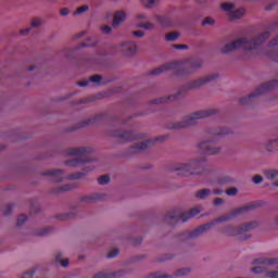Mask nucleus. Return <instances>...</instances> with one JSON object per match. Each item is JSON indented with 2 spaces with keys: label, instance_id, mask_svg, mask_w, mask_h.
Masks as SVG:
<instances>
[{
  "label": "nucleus",
  "instance_id": "f257e3e1",
  "mask_svg": "<svg viewBox=\"0 0 278 278\" xmlns=\"http://www.w3.org/2000/svg\"><path fill=\"white\" fill-rule=\"evenodd\" d=\"M203 66V61L199 59H187L182 62H169L156 67L150 72V75H162L166 71H174V75L184 77L186 75H192L197 68Z\"/></svg>",
  "mask_w": 278,
  "mask_h": 278
},
{
  "label": "nucleus",
  "instance_id": "f03ea898",
  "mask_svg": "<svg viewBox=\"0 0 278 278\" xmlns=\"http://www.w3.org/2000/svg\"><path fill=\"white\" fill-rule=\"evenodd\" d=\"M262 205V202H251L249 204H245L243 206L238 207L237 210L232 211L231 213L224 214L217 218H215L213 222L203 224L202 226H199L198 228L186 232V238H199L201 233H205V231H210L214 225L217 223H227V220H233L237 216H240V214L244 212H249V210H255V207H260Z\"/></svg>",
  "mask_w": 278,
  "mask_h": 278
},
{
  "label": "nucleus",
  "instance_id": "7ed1b4c3",
  "mask_svg": "<svg viewBox=\"0 0 278 278\" xmlns=\"http://www.w3.org/2000/svg\"><path fill=\"white\" fill-rule=\"evenodd\" d=\"M170 170L179 172L178 175L190 177V175H203L205 173V159L190 161L189 163H176Z\"/></svg>",
  "mask_w": 278,
  "mask_h": 278
},
{
  "label": "nucleus",
  "instance_id": "20e7f679",
  "mask_svg": "<svg viewBox=\"0 0 278 278\" xmlns=\"http://www.w3.org/2000/svg\"><path fill=\"white\" fill-rule=\"evenodd\" d=\"M227 134H229V129L227 128H219L215 131H210L208 137H211L212 140L202 141L199 146L202 153H204V155H216L220 153V148L216 147V140H220V138L227 136Z\"/></svg>",
  "mask_w": 278,
  "mask_h": 278
},
{
  "label": "nucleus",
  "instance_id": "39448f33",
  "mask_svg": "<svg viewBox=\"0 0 278 278\" xmlns=\"http://www.w3.org/2000/svg\"><path fill=\"white\" fill-rule=\"evenodd\" d=\"M92 148H70L67 149V155H73L74 160L66 161V166H79V164H86V162H92L90 154L92 153Z\"/></svg>",
  "mask_w": 278,
  "mask_h": 278
},
{
  "label": "nucleus",
  "instance_id": "423d86ee",
  "mask_svg": "<svg viewBox=\"0 0 278 278\" xmlns=\"http://www.w3.org/2000/svg\"><path fill=\"white\" fill-rule=\"evenodd\" d=\"M214 114H216V110L197 111L186 116L182 122L173 124L170 129H184V127L197 125V121H201V118H207L208 116H214Z\"/></svg>",
  "mask_w": 278,
  "mask_h": 278
},
{
  "label": "nucleus",
  "instance_id": "0eeeda50",
  "mask_svg": "<svg viewBox=\"0 0 278 278\" xmlns=\"http://www.w3.org/2000/svg\"><path fill=\"white\" fill-rule=\"evenodd\" d=\"M275 88H278V80L267 81L258 87L254 92L250 93L248 97L241 98L239 103L240 105H247L251 103L255 97H262V94H265V92H270V90H275Z\"/></svg>",
  "mask_w": 278,
  "mask_h": 278
},
{
  "label": "nucleus",
  "instance_id": "6e6552de",
  "mask_svg": "<svg viewBox=\"0 0 278 278\" xmlns=\"http://www.w3.org/2000/svg\"><path fill=\"white\" fill-rule=\"evenodd\" d=\"M198 214H201L200 206H195L180 215L175 214V212H170L165 216V220H167V223L170 225H174V223H188L190 218H194V216H198Z\"/></svg>",
  "mask_w": 278,
  "mask_h": 278
},
{
  "label": "nucleus",
  "instance_id": "1a4fd4ad",
  "mask_svg": "<svg viewBox=\"0 0 278 278\" xmlns=\"http://www.w3.org/2000/svg\"><path fill=\"white\" fill-rule=\"evenodd\" d=\"M43 177H52V181L54 184H60L63 180L66 179V174L62 169H49L48 172H45ZM81 177H86L85 173H74L67 176V179H81Z\"/></svg>",
  "mask_w": 278,
  "mask_h": 278
},
{
  "label": "nucleus",
  "instance_id": "9d476101",
  "mask_svg": "<svg viewBox=\"0 0 278 278\" xmlns=\"http://www.w3.org/2000/svg\"><path fill=\"white\" fill-rule=\"evenodd\" d=\"M252 264H257L251 269L254 275H264L268 273V268L266 266H275L278 264V258L270 257H258L252 262Z\"/></svg>",
  "mask_w": 278,
  "mask_h": 278
},
{
  "label": "nucleus",
  "instance_id": "9b49d317",
  "mask_svg": "<svg viewBox=\"0 0 278 278\" xmlns=\"http://www.w3.org/2000/svg\"><path fill=\"white\" fill-rule=\"evenodd\" d=\"M257 227L256 222L248 223L239 228H236L231 225L224 227L220 230V233H225V236H242L243 233H247V231H251V229H255Z\"/></svg>",
  "mask_w": 278,
  "mask_h": 278
},
{
  "label": "nucleus",
  "instance_id": "f8f14e48",
  "mask_svg": "<svg viewBox=\"0 0 278 278\" xmlns=\"http://www.w3.org/2000/svg\"><path fill=\"white\" fill-rule=\"evenodd\" d=\"M168 136L163 135L161 137H157L155 139H150L143 142L135 143L130 151L131 153H140V151H144V149H149L150 144H153L154 142H164V140H167Z\"/></svg>",
  "mask_w": 278,
  "mask_h": 278
},
{
  "label": "nucleus",
  "instance_id": "ddd939ff",
  "mask_svg": "<svg viewBox=\"0 0 278 278\" xmlns=\"http://www.w3.org/2000/svg\"><path fill=\"white\" fill-rule=\"evenodd\" d=\"M113 138H118L123 142H131V140H138L142 138V135H137L135 131L115 130L112 132Z\"/></svg>",
  "mask_w": 278,
  "mask_h": 278
},
{
  "label": "nucleus",
  "instance_id": "4468645a",
  "mask_svg": "<svg viewBox=\"0 0 278 278\" xmlns=\"http://www.w3.org/2000/svg\"><path fill=\"white\" fill-rule=\"evenodd\" d=\"M216 75H210L205 76L203 78H200L198 80H193L187 85L188 90H194V88H201V86H204V84H207L212 81L213 79H216Z\"/></svg>",
  "mask_w": 278,
  "mask_h": 278
},
{
  "label": "nucleus",
  "instance_id": "2eb2a0df",
  "mask_svg": "<svg viewBox=\"0 0 278 278\" xmlns=\"http://www.w3.org/2000/svg\"><path fill=\"white\" fill-rule=\"evenodd\" d=\"M122 51L125 55H135L138 51V46H136V42L134 41H127L122 43Z\"/></svg>",
  "mask_w": 278,
  "mask_h": 278
},
{
  "label": "nucleus",
  "instance_id": "dca6fc26",
  "mask_svg": "<svg viewBox=\"0 0 278 278\" xmlns=\"http://www.w3.org/2000/svg\"><path fill=\"white\" fill-rule=\"evenodd\" d=\"M182 96H184V93L181 91H179L178 93H176L174 96L154 99L151 103H152V105H160V103H169V101H176V99H180Z\"/></svg>",
  "mask_w": 278,
  "mask_h": 278
},
{
  "label": "nucleus",
  "instance_id": "f3484780",
  "mask_svg": "<svg viewBox=\"0 0 278 278\" xmlns=\"http://www.w3.org/2000/svg\"><path fill=\"white\" fill-rule=\"evenodd\" d=\"M102 79H103V77H101V75H93L89 79L78 81L77 84H78V86L80 88H86V86H89L90 83H92V84H101Z\"/></svg>",
  "mask_w": 278,
  "mask_h": 278
},
{
  "label": "nucleus",
  "instance_id": "a211bd4d",
  "mask_svg": "<svg viewBox=\"0 0 278 278\" xmlns=\"http://www.w3.org/2000/svg\"><path fill=\"white\" fill-rule=\"evenodd\" d=\"M121 273L123 271L109 273L108 270H104L96 274L93 278H116V277H121Z\"/></svg>",
  "mask_w": 278,
  "mask_h": 278
},
{
  "label": "nucleus",
  "instance_id": "6ab92c4d",
  "mask_svg": "<svg viewBox=\"0 0 278 278\" xmlns=\"http://www.w3.org/2000/svg\"><path fill=\"white\" fill-rule=\"evenodd\" d=\"M125 18H127V14L124 11L116 12L113 17V27H116V25H121V23H123Z\"/></svg>",
  "mask_w": 278,
  "mask_h": 278
},
{
  "label": "nucleus",
  "instance_id": "aec40b11",
  "mask_svg": "<svg viewBox=\"0 0 278 278\" xmlns=\"http://www.w3.org/2000/svg\"><path fill=\"white\" fill-rule=\"evenodd\" d=\"M154 18L163 27H170V17H168L166 15H156V16H154Z\"/></svg>",
  "mask_w": 278,
  "mask_h": 278
},
{
  "label": "nucleus",
  "instance_id": "412c9836",
  "mask_svg": "<svg viewBox=\"0 0 278 278\" xmlns=\"http://www.w3.org/2000/svg\"><path fill=\"white\" fill-rule=\"evenodd\" d=\"M101 200V194L96 193L92 195H85L81 198L84 203H97V201Z\"/></svg>",
  "mask_w": 278,
  "mask_h": 278
},
{
  "label": "nucleus",
  "instance_id": "4be33fe9",
  "mask_svg": "<svg viewBox=\"0 0 278 278\" xmlns=\"http://www.w3.org/2000/svg\"><path fill=\"white\" fill-rule=\"evenodd\" d=\"M103 118V114H99V115H96L85 122H83L79 127H86V125H94V123H97V121H102Z\"/></svg>",
  "mask_w": 278,
  "mask_h": 278
},
{
  "label": "nucleus",
  "instance_id": "5701e85b",
  "mask_svg": "<svg viewBox=\"0 0 278 278\" xmlns=\"http://www.w3.org/2000/svg\"><path fill=\"white\" fill-rule=\"evenodd\" d=\"M244 16V9H238L235 12L229 13V18L231 21H236L238 18H242Z\"/></svg>",
  "mask_w": 278,
  "mask_h": 278
},
{
  "label": "nucleus",
  "instance_id": "b1692460",
  "mask_svg": "<svg viewBox=\"0 0 278 278\" xmlns=\"http://www.w3.org/2000/svg\"><path fill=\"white\" fill-rule=\"evenodd\" d=\"M263 175H265L266 179H277L278 177V169H265L263 172Z\"/></svg>",
  "mask_w": 278,
  "mask_h": 278
},
{
  "label": "nucleus",
  "instance_id": "393cba45",
  "mask_svg": "<svg viewBox=\"0 0 278 278\" xmlns=\"http://www.w3.org/2000/svg\"><path fill=\"white\" fill-rule=\"evenodd\" d=\"M63 254L62 253H58L55 256V262H58L59 264H61V266L63 268H66L68 266V264H71V262L68 261V258L62 260Z\"/></svg>",
  "mask_w": 278,
  "mask_h": 278
},
{
  "label": "nucleus",
  "instance_id": "a878e982",
  "mask_svg": "<svg viewBox=\"0 0 278 278\" xmlns=\"http://www.w3.org/2000/svg\"><path fill=\"white\" fill-rule=\"evenodd\" d=\"M211 192L212 191L210 189H202L197 192L195 197H197V199H207V197H210Z\"/></svg>",
  "mask_w": 278,
  "mask_h": 278
},
{
  "label": "nucleus",
  "instance_id": "bb28decb",
  "mask_svg": "<svg viewBox=\"0 0 278 278\" xmlns=\"http://www.w3.org/2000/svg\"><path fill=\"white\" fill-rule=\"evenodd\" d=\"M177 38H179V33L177 31L169 33L165 36V40H167V42H173L177 40Z\"/></svg>",
  "mask_w": 278,
  "mask_h": 278
},
{
  "label": "nucleus",
  "instance_id": "cd10ccee",
  "mask_svg": "<svg viewBox=\"0 0 278 278\" xmlns=\"http://www.w3.org/2000/svg\"><path fill=\"white\" fill-rule=\"evenodd\" d=\"M98 184L100 186H105V184H110V176L109 175H103V176H100L98 178Z\"/></svg>",
  "mask_w": 278,
  "mask_h": 278
},
{
  "label": "nucleus",
  "instance_id": "c85d7f7f",
  "mask_svg": "<svg viewBox=\"0 0 278 278\" xmlns=\"http://www.w3.org/2000/svg\"><path fill=\"white\" fill-rule=\"evenodd\" d=\"M138 27L140 29H155V25H153L151 22L140 23V24H138Z\"/></svg>",
  "mask_w": 278,
  "mask_h": 278
},
{
  "label": "nucleus",
  "instance_id": "c756f323",
  "mask_svg": "<svg viewBox=\"0 0 278 278\" xmlns=\"http://www.w3.org/2000/svg\"><path fill=\"white\" fill-rule=\"evenodd\" d=\"M235 5H233V3H223L222 4V9L225 11V12H230V14H231V12H233V10H235Z\"/></svg>",
  "mask_w": 278,
  "mask_h": 278
},
{
  "label": "nucleus",
  "instance_id": "7c9ffc66",
  "mask_svg": "<svg viewBox=\"0 0 278 278\" xmlns=\"http://www.w3.org/2000/svg\"><path fill=\"white\" fill-rule=\"evenodd\" d=\"M27 223V215L22 214L17 217V227H23Z\"/></svg>",
  "mask_w": 278,
  "mask_h": 278
},
{
  "label": "nucleus",
  "instance_id": "2f4dec72",
  "mask_svg": "<svg viewBox=\"0 0 278 278\" xmlns=\"http://www.w3.org/2000/svg\"><path fill=\"white\" fill-rule=\"evenodd\" d=\"M142 5L146 8H155V3H157V0H142Z\"/></svg>",
  "mask_w": 278,
  "mask_h": 278
},
{
  "label": "nucleus",
  "instance_id": "473e14b6",
  "mask_svg": "<svg viewBox=\"0 0 278 278\" xmlns=\"http://www.w3.org/2000/svg\"><path fill=\"white\" fill-rule=\"evenodd\" d=\"M278 147V140L274 139L271 141H269V143L267 144V151H275V149H277Z\"/></svg>",
  "mask_w": 278,
  "mask_h": 278
},
{
  "label": "nucleus",
  "instance_id": "72a5a7b5",
  "mask_svg": "<svg viewBox=\"0 0 278 278\" xmlns=\"http://www.w3.org/2000/svg\"><path fill=\"white\" fill-rule=\"evenodd\" d=\"M75 188L74 185H64L60 187L56 192H68V190H73Z\"/></svg>",
  "mask_w": 278,
  "mask_h": 278
},
{
  "label": "nucleus",
  "instance_id": "f704fd0d",
  "mask_svg": "<svg viewBox=\"0 0 278 278\" xmlns=\"http://www.w3.org/2000/svg\"><path fill=\"white\" fill-rule=\"evenodd\" d=\"M75 215H73L72 213L68 214H61V215H56L58 220H68V218H74Z\"/></svg>",
  "mask_w": 278,
  "mask_h": 278
},
{
  "label": "nucleus",
  "instance_id": "c9c22d12",
  "mask_svg": "<svg viewBox=\"0 0 278 278\" xmlns=\"http://www.w3.org/2000/svg\"><path fill=\"white\" fill-rule=\"evenodd\" d=\"M81 47H97V41H92V39H87L85 42L80 45V48Z\"/></svg>",
  "mask_w": 278,
  "mask_h": 278
},
{
  "label": "nucleus",
  "instance_id": "e433bc0d",
  "mask_svg": "<svg viewBox=\"0 0 278 278\" xmlns=\"http://www.w3.org/2000/svg\"><path fill=\"white\" fill-rule=\"evenodd\" d=\"M190 273V268H182L175 273V277H184V275H188Z\"/></svg>",
  "mask_w": 278,
  "mask_h": 278
},
{
  "label": "nucleus",
  "instance_id": "4c0bfd02",
  "mask_svg": "<svg viewBox=\"0 0 278 278\" xmlns=\"http://www.w3.org/2000/svg\"><path fill=\"white\" fill-rule=\"evenodd\" d=\"M84 12H88V5L79 7V8L74 12V15L77 16L78 14H84Z\"/></svg>",
  "mask_w": 278,
  "mask_h": 278
},
{
  "label": "nucleus",
  "instance_id": "58836bf2",
  "mask_svg": "<svg viewBox=\"0 0 278 278\" xmlns=\"http://www.w3.org/2000/svg\"><path fill=\"white\" fill-rule=\"evenodd\" d=\"M148 278H168V275H164L160 271H155L151 274Z\"/></svg>",
  "mask_w": 278,
  "mask_h": 278
},
{
  "label": "nucleus",
  "instance_id": "ea45409f",
  "mask_svg": "<svg viewBox=\"0 0 278 278\" xmlns=\"http://www.w3.org/2000/svg\"><path fill=\"white\" fill-rule=\"evenodd\" d=\"M226 194H227L228 197H236V194H238V189H236V188H230V189L226 190Z\"/></svg>",
  "mask_w": 278,
  "mask_h": 278
},
{
  "label": "nucleus",
  "instance_id": "a19ab883",
  "mask_svg": "<svg viewBox=\"0 0 278 278\" xmlns=\"http://www.w3.org/2000/svg\"><path fill=\"white\" fill-rule=\"evenodd\" d=\"M118 253H119L118 250L115 249V250L109 252V254L106 255V257H108L109 260H112V257H116V255H118Z\"/></svg>",
  "mask_w": 278,
  "mask_h": 278
},
{
  "label": "nucleus",
  "instance_id": "79ce46f5",
  "mask_svg": "<svg viewBox=\"0 0 278 278\" xmlns=\"http://www.w3.org/2000/svg\"><path fill=\"white\" fill-rule=\"evenodd\" d=\"M41 21L39 18H34L30 23L31 27H40Z\"/></svg>",
  "mask_w": 278,
  "mask_h": 278
},
{
  "label": "nucleus",
  "instance_id": "37998d69",
  "mask_svg": "<svg viewBox=\"0 0 278 278\" xmlns=\"http://www.w3.org/2000/svg\"><path fill=\"white\" fill-rule=\"evenodd\" d=\"M35 270H29L23 274L22 278H34Z\"/></svg>",
  "mask_w": 278,
  "mask_h": 278
},
{
  "label": "nucleus",
  "instance_id": "c03bdc74",
  "mask_svg": "<svg viewBox=\"0 0 278 278\" xmlns=\"http://www.w3.org/2000/svg\"><path fill=\"white\" fill-rule=\"evenodd\" d=\"M202 25H214V20L212 17H206L203 22Z\"/></svg>",
  "mask_w": 278,
  "mask_h": 278
},
{
  "label": "nucleus",
  "instance_id": "a18cd8bd",
  "mask_svg": "<svg viewBox=\"0 0 278 278\" xmlns=\"http://www.w3.org/2000/svg\"><path fill=\"white\" fill-rule=\"evenodd\" d=\"M253 181H254V184L260 185L264 181V178H262V176H260V175H256L253 177Z\"/></svg>",
  "mask_w": 278,
  "mask_h": 278
},
{
  "label": "nucleus",
  "instance_id": "49530a36",
  "mask_svg": "<svg viewBox=\"0 0 278 278\" xmlns=\"http://www.w3.org/2000/svg\"><path fill=\"white\" fill-rule=\"evenodd\" d=\"M9 214H12V204L5 205L4 216H9Z\"/></svg>",
  "mask_w": 278,
  "mask_h": 278
},
{
  "label": "nucleus",
  "instance_id": "de8ad7c7",
  "mask_svg": "<svg viewBox=\"0 0 278 278\" xmlns=\"http://www.w3.org/2000/svg\"><path fill=\"white\" fill-rule=\"evenodd\" d=\"M223 203H225V200H223L222 198H216V199L213 201V204H214L215 206L223 205Z\"/></svg>",
  "mask_w": 278,
  "mask_h": 278
},
{
  "label": "nucleus",
  "instance_id": "09e8293b",
  "mask_svg": "<svg viewBox=\"0 0 278 278\" xmlns=\"http://www.w3.org/2000/svg\"><path fill=\"white\" fill-rule=\"evenodd\" d=\"M50 229L51 228H43L42 230L37 232L36 236H47V233H49Z\"/></svg>",
  "mask_w": 278,
  "mask_h": 278
},
{
  "label": "nucleus",
  "instance_id": "8fccbe9b",
  "mask_svg": "<svg viewBox=\"0 0 278 278\" xmlns=\"http://www.w3.org/2000/svg\"><path fill=\"white\" fill-rule=\"evenodd\" d=\"M134 36H135V38H142V37H144V31L136 30V31H134Z\"/></svg>",
  "mask_w": 278,
  "mask_h": 278
},
{
  "label": "nucleus",
  "instance_id": "3c124183",
  "mask_svg": "<svg viewBox=\"0 0 278 278\" xmlns=\"http://www.w3.org/2000/svg\"><path fill=\"white\" fill-rule=\"evenodd\" d=\"M101 31L103 34H110L112 31V27H110V26H102L101 27Z\"/></svg>",
  "mask_w": 278,
  "mask_h": 278
},
{
  "label": "nucleus",
  "instance_id": "603ef678",
  "mask_svg": "<svg viewBox=\"0 0 278 278\" xmlns=\"http://www.w3.org/2000/svg\"><path fill=\"white\" fill-rule=\"evenodd\" d=\"M61 16H68L71 14V11L66 8L62 9L60 12Z\"/></svg>",
  "mask_w": 278,
  "mask_h": 278
},
{
  "label": "nucleus",
  "instance_id": "864d4df0",
  "mask_svg": "<svg viewBox=\"0 0 278 278\" xmlns=\"http://www.w3.org/2000/svg\"><path fill=\"white\" fill-rule=\"evenodd\" d=\"M278 45V36L276 38H274L270 42H269V47H277Z\"/></svg>",
  "mask_w": 278,
  "mask_h": 278
},
{
  "label": "nucleus",
  "instance_id": "5fc2aeb1",
  "mask_svg": "<svg viewBox=\"0 0 278 278\" xmlns=\"http://www.w3.org/2000/svg\"><path fill=\"white\" fill-rule=\"evenodd\" d=\"M173 49H188V46L187 45H174L173 46Z\"/></svg>",
  "mask_w": 278,
  "mask_h": 278
},
{
  "label": "nucleus",
  "instance_id": "6e6d98bb",
  "mask_svg": "<svg viewBox=\"0 0 278 278\" xmlns=\"http://www.w3.org/2000/svg\"><path fill=\"white\" fill-rule=\"evenodd\" d=\"M20 34L21 36H27V34H29V28L22 29Z\"/></svg>",
  "mask_w": 278,
  "mask_h": 278
},
{
  "label": "nucleus",
  "instance_id": "4d7b16f0",
  "mask_svg": "<svg viewBox=\"0 0 278 278\" xmlns=\"http://www.w3.org/2000/svg\"><path fill=\"white\" fill-rule=\"evenodd\" d=\"M137 18H139V20L147 18V15H144V14H139V15L137 16Z\"/></svg>",
  "mask_w": 278,
  "mask_h": 278
},
{
  "label": "nucleus",
  "instance_id": "13d9d810",
  "mask_svg": "<svg viewBox=\"0 0 278 278\" xmlns=\"http://www.w3.org/2000/svg\"><path fill=\"white\" fill-rule=\"evenodd\" d=\"M249 238H251V235H247L244 238H240V240H249Z\"/></svg>",
  "mask_w": 278,
  "mask_h": 278
},
{
  "label": "nucleus",
  "instance_id": "bf43d9fd",
  "mask_svg": "<svg viewBox=\"0 0 278 278\" xmlns=\"http://www.w3.org/2000/svg\"><path fill=\"white\" fill-rule=\"evenodd\" d=\"M214 194L220 195V194H223V191L214 190Z\"/></svg>",
  "mask_w": 278,
  "mask_h": 278
},
{
  "label": "nucleus",
  "instance_id": "052dcab7",
  "mask_svg": "<svg viewBox=\"0 0 278 278\" xmlns=\"http://www.w3.org/2000/svg\"><path fill=\"white\" fill-rule=\"evenodd\" d=\"M28 71H29V72L36 71V66H30V67H28Z\"/></svg>",
  "mask_w": 278,
  "mask_h": 278
},
{
  "label": "nucleus",
  "instance_id": "680f3d73",
  "mask_svg": "<svg viewBox=\"0 0 278 278\" xmlns=\"http://www.w3.org/2000/svg\"><path fill=\"white\" fill-rule=\"evenodd\" d=\"M84 34H85V33L78 34L76 38H83Z\"/></svg>",
  "mask_w": 278,
  "mask_h": 278
},
{
  "label": "nucleus",
  "instance_id": "e2e57ef3",
  "mask_svg": "<svg viewBox=\"0 0 278 278\" xmlns=\"http://www.w3.org/2000/svg\"><path fill=\"white\" fill-rule=\"evenodd\" d=\"M273 186H275V188H278V180L275 181V182L273 184Z\"/></svg>",
  "mask_w": 278,
  "mask_h": 278
},
{
  "label": "nucleus",
  "instance_id": "0e129e2a",
  "mask_svg": "<svg viewBox=\"0 0 278 278\" xmlns=\"http://www.w3.org/2000/svg\"><path fill=\"white\" fill-rule=\"evenodd\" d=\"M200 3H205L207 0H198Z\"/></svg>",
  "mask_w": 278,
  "mask_h": 278
},
{
  "label": "nucleus",
  "instance_id": "69168bd1",
  "mask_svg": "<svg viewBox=\"0 0 278 278\" xmlns=\"http://www.w3.org/2000/svg\"><path fill=\"white\" fill-rule=\"evenodd\" d=\"M3 149H5V147L1 146V147H0V151H3Z\"/></svg>",
  "mask_w": 278,
  "mask_h": 278
}]
</instances>
